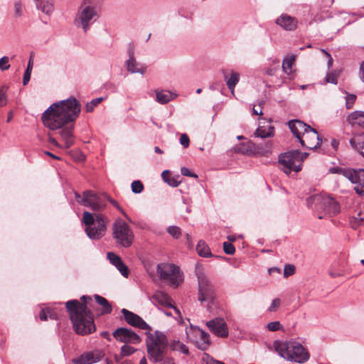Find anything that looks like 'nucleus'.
Segmentation results:
<instances>
[{
  "label": "nucleus",
  "instance_id": "nucleus-49",
  "mask_svg": "<svg viewBox=\"0 0 364 364\" xmlns=\"http://www.w3.org/2000/svg\"><path fill=\"white\" fill-rule=\"evenodd\" d=\"M280 304H281V301L279 298H276L274 299L270 306L269 307L268 309V311H270V312H274V311H276L279 307L280 306Z\"/></svg>",
  "mask_w": 364,
  "mask_h": 364
},
{
  "label": "nucleus",
  "instance_id": "nucleus-36",
  "mask_svg": "<svg viewBox=\"0 0 364 364\" xmlns=\"http://www.w3.org/2000/svg\"><path fill=\"white\" fill-rule=\"evenodd\" d=\"M330 172L332 173H338L343 175L346 178L348 176H352V168H343L340 167H333L330 168Z\"/></svg>",
  "mask_w": 364,
  "mask_h": 364
},
{
  "label": "nucleus",
  "instance_id": "nucleus-54",
  "mask_svg": "<svg viewBox=\"0 0 364 364\" xmlns=\"http://www.w3.org/2000/svg\"><path fill=\"white\" fill-rule=\"evenodd\" d=\"M109 200L110 201V203L114 206L116 207L122 214L124 217H126L127 218H128V216L127 215V213L124 211V210L120 207V205L118 204V203L113 200V199H109Z\"/></svg>",
  "mask_w": 364,
  "mask_h": 364
},
{
  "label": "nucleus",
  "instance_id": "nucleus-21",
  "mask_svg": "<svg viewBox=\"0 0 364 364\" xmlns=\"http://www.w3.org/2000/svg\"><path fill=\"white\" fill-rule=\"evenodd\" d=\"M107 257L110 262V263L118 269V271L123 277H128V267L123 262L122 259L119 255L114 252H107Z\"/></svg>",
  "mask_w": 364,
  "mask_h": 364
},
{
  "label": "nucleus",
  "instance_id": "nucleus-13",
  "mask_svg": "<svg viewBox=\"0 0 364 364\" xmlns=\"http://www.w3.org/2000/svg\"><path fill=\"white\" fill-rule=\"evenodd\" d=\"M279 163L282 168L287 175L292 171L299 172L301 169L300 152L294 150L282 154L279 156Z\"/></svg>",
  "mask_w": 364,
  "mask_h": 364
},
{
  "label": "nucleus",
  "instance_id": "nucleus-9",
  "mask_svg": "<svg viewBox=\"0 0 364 364\" xmlns=\"http://www.w3.org/2000/svg\"><path fill=\"white\" fill-rule=\"evenodd\" d=\"M307 204L311 208L314 205L317 210H323L329 216H333L340 212L338 203L326 195H314L307 199Z\"/></svg>",
  "mask_w": 364,
  "mask_h": 364
},
{
  "label": "nucleus",
  "instance_id": "nucleus-55",
  "mask_svg": "<svg viewBox=\"0 0 364 364\" xmlns=\"http://www.w3.org/2000/svg\"><path fill=\"white\" fill-rule=\"evenodd\" d=\"M15 14L17 16H21L22 15V6L21 4L18 2L15 4Z\"/></svg>",
  "mask_w": 364,
  "mask_h": 364
},
{
  "label": "nucleus",
  "instance_id": "nucleus-31",
  "mask_svg": "<svg viewBox=\"0 0 364 364\" xmlns=\"http://www.w3.org/2000/svg\"><path fill=\"white\" fill-rule=\"evenodd\" d=\"M161 176L164 181L172 187H177L181 183L179 176H171L170 172L167 170L164 171Z\"/></svg>",
  "mask_w": 364,
  "mask_h": 364
},
{
  "label": "nucleus",
  "instance_id": "nucleus-44",
  "mask_svg": "<svg viewBox=\"0 0 364 364\" xmlns=\"http://www.w3.org/2000/svg\"><path fill=\"white\" fill-rule=\"evenodd\" d=\"M356 95L354 94H348L346 97V106L347 109H351L355 102Z\"/></svg>",
  "mask_w": 364,
  "mask_h": 364
},
{
  "label": "nucleus",
  "instance_id": "nucleus-26",
  "mask_svg": "<svg viewBox=\"0 0 364 364\" xmlns=\"http://www.w3.org/2000/svg\"><path fill=\"white\" fill-rule=\"evenodd\" d=\"M262 122L259 121V127L254 134L255 136L257 137H260L262 139L273 136L274 128L270 124V122H268L267 127L264 125H262Z\"/></svg>",
  "mask_w": 364,
  "mask_h": 364
},
{
  "label": "nucleus",
  "instance_id": "nucleus-53",
  "mask_svg": "<svg viewBox=\"0 0 364 364\" xmlns=\"http://www.w3.org/2000/svg\"><path fill=\"white\" fill-rule=\"evenodd\" d=\"M48 141L52 144L53 145H54L56 147H58V148H63V146L60 145L58 141L55 139V138H54L50 134H48Z\"/></svg>",
  "mask_w": 364,
  "mask_h": 364
},
{
  "label": "nucleus",
  "instance_id": "nucleus-39",
  "mask_svg": "<svg viewBox=\"0 0 364 364\" xmlns=\"http://www.w3.org/2000/svg\"><path fill=\"white\" fill-rule=\"evenodd\" d=\"M102 97H98L91 100L90 102H87L85 107L86 112H92L94 108L102 101Z\"/></svg>",
  "mask_w": 364,
  "mask_h": 364
},
{
  "label": "nucleus",
  "instance_id": "nucleus-17",
  "mask_svg": "<svg viewBox=\"0 0 364 364\" xmlns=\"http://www.w3.org/2000/svg\"><path fill=\"white\" fill-rule=\"evenodd\" d=\"M122 313L126 321L131 326L137 327L143 330H149L151 329V326L147 324L139 316L136 314H134L132 311L126 309H122Z\"/></svg>",
  "mask_w": 364,
  "mask_h": 364
},
{
  "label": "nucleus",
  "instance_id": "nucleus-48",
  "mask_svg": "<svg viewBox=\"0 0 364 364\" xmlns=\"http://www.w3.org/2000/svg\"><path fill=\"white\" fill-rule=\"evenodd\" d=\"M295 267L292 264H286L284 268V277H287L294 273Z\"/></svg>",
  "mask_w": 364,
  "mask_h": 364
},
{
  "label": "nucleus",
  "instance_id": "nucleus-23",
  "mask_svg": "<svg viewBox=\"0 0 364 364\" xmlns=\"http://www.w3.org/2000/svg\"><path fill=\"white\" fill-rule=\"evenodd\" d=\"M129 58L126 62L128 71L132 73L144 74L146 70V68L136 62L134 56V50L132 48L129 49Z\"/></svg>",
  "mask_w": 364,
  "mask_h": 364
},
{
  "label": "nucleus",
  "instance_id": "nucleus-61",
  "mask_svg": "<svg viewBox=\"0 0 364 364\" xmlns=\"http://www.w3.org/2000/svg\"><path fill=\"white\" fill-rule=\"evenodd\" d=\"M329 275L332 278H336V277L343 276V274L339 273V272H329Z\"/></svg>",
  "mask_w": 364,
  "mask_h": 364
},
{
  "label": "nucleus",
  "instance_id": "nucleus-42",
  "mask_svg": "<svg viewBox=\"0 0 364 364\" xmlns=\"http://www.w3.org/2000/svg\"><path fill=\"white\" fill-rule=\"evenodd\" d=\"M267 328L269 331H277L279 330H283V326L279 321H272L267 323Z\"/></svg>",
  "mask_w": 364,
  "mask_h": 364
},
{
  "label": "nucleus",
  "instance_id": "nucleus-18",
  "mask_svg": "<svg viewBox=\"0 0 364 364\" xmlns=\"http://www.w3.org/2000/svg\"><path fill=\"white\" fill-rule=\"evenodd\" d=\"M151 302L154 305H159L165 307L172 308L176 314L181 317V312L176 306L171 304V300L169 296L161 291H157L151 298Z\"/></svg>",
  "mask_w": 364,
  "mask_h": 364
},
{
  "label": "nucleus",
  "instance_id": "nucleus-51",
  "mask_svg": "<svg viewBox=\"0 0 364 364\" xmlns=\"http://www.w3.org/2000/svg\"><path fill=\"white\" fill-rule=\"evenodd\" d=\"M51 311V309L45 308L43 309L39 314V318L41 321H46L48 319V314H50Z\"/></svg>",
  "mask_w": 364,
  "mask_h": 364
},
{
  "label": "nucleus",
  "instance_id": "nucleus-43",
  "mask_svg": "<svg viewBox=\"0 0 364 364\" xmlns=\"http://www.w3.org/2000/svg\"><path fill=\"white\" fill-rule=\"evenodd\" d=\"M144 189V186L140 181H134L132 183V191L134 193H140Z\"/></svg>",
  "mask_w": 364,
  "mask_h": 364
},
{
  "label": "nucleus",
  "instance_id": "nucleus-52",
  "mask_svg": "<svg viewBox=\"0 0 364 364\" xmlns=\"http://www.w3.org/2000/svg\"><path fill=\"white\" fill-rule=\"evenodd\" d=\"M181 173L182 175L186 176H190L193 178H198V176L193 173H192L188 168L182 167L181 168Z\"/></svg>",
  "mask_w": 364,
  "mask_h": 364
},
{
  "label": "nucleus",
  "instance_id": "nucleus-57",
  "mask_svg": "<svg viewBox=\"0 0 364 364\" xmlns=\"http://www.w3.org/2000/svg\"><path fill=\"white\" fill-rule=\"evenodd\" d=\"M252 112L255 115H261V114H262V109L260 107V105H259L258 108L256 107L255 106H254V107L252 109Z\"/></svg>",
  "mask_w": 364,
  "mask_h": 364
},
{
  "label": "nucleus",
  "instance_id": "nucleus-34",
  "mask_svg": "<svg viewBox=\"0 0 364 364\" xmlns=\"http://www.w3.org/2000/svg\"><path fill=\"white\" fill-rule=\"evenodd\" d=\"M95 299L103 307L102 314H110L112 312V306L105 298L96 294Z\"/></svg>",
  "mask_w": 364,
  "mask_h": 364
},
{
  "label": "nucleus",
  "instance_id": "nucleus-59",
  "mask_svg": "<svg viewBox=\"0 0 364 364\" xmlns=\"http://www.w3.org/2000/svg\"><path fill=\"white\" fill-rule=\"evenodd\" d=\"M32 70H33V60L31 58H30V60L28 63L26 71H28L29 73H31Z\"/></svg>",
  "mask_w": 364,
  "mask_h": 364
},
{
  "label": "nucleus",
  "instance_id": "nucleus-19",
  "mask_svg": "<svg viewBox=\"0 0 364 364\" xmlns=\"http://www.w3.org/2000/svg\"><path fill=\"white\" fill-rule=\"evenodd\" d=\"M355 185L354 190L359 195H364V169H352V176L347 178Z\"/></svg>",
  "mask_w": 364,
  "mask_h": 364
},
{
  "label": "nucleus",
  "instance_id": "nucleus-29",
  "mask_svg": "<svg viewBox=\"0 0 364 364\" xmlns=\"http://www.w3.org/2000/svg\"><path fill=\"white\" fill-rule=\"evenodd\" d=\"M199 340L196 341L197 347L200 350H206L210 346L209 335L202 329H198Z\"/></svg>",
  "mask_w": 364,
  "mask_h": 364
},
{
  "label": "nucleus",
  "instance_id": "nucleus-22",
  "mask_svg": "<svg viewBox=\"0 0 364 364\" xmlns=\"http://www.w3.org/2000/svg\"><path fill=\"white\" fill-rule=\"evenodd\" d=\"M276 23L287 31H294L296 28L298 21L294 17L287 14H282L276 20Z\"/></svg>",
  "mask_w": 364,
  "mask_h": 364
},
{
  "label": "nucleus",
  "instance_id": "nucleus-1",
  "mask_svg": "<svg viewBox=\"0 0 364 364\" xmlns=\"http://www.w3.org/2000/svg\"><path fill=\"white\" fill-rule=\"evenodd\" d=\"M80 104L74 97L51 105L42 115V121L50 130L60 136L64 142L63 149H69L75 141L73 123L80 112Z\"/></svg>",
  "mask_w": 364,
  "mask_h": 364
},
{
  "label": "nucleus",
  "instance_id": "nucleus-10",
  "mask_svg": "<svg viewBox=\"0 0 364 364\" xmlns=\"http://www.w3.org/2000/svg\"><path fill=\"white\" fill-rule=\"evenodd\" d=\"M157 273L161 279L168 282L174 288L178 287L183 280V273L179 267L173 264H159L157 266Z\"/></svg>",
  "mask_w": 364,
  "mask_h": 364
},
{
  "label": "nucleus",
  "instance_id": "nucleus-63",
  "mask_svg": "<svg viewBox=\"0 0 364 364\" xmlns=\"http://www.w3.org/2000/svg\"><path fill=\"white\" fill-rule=\"evenodd\" d=\"M160 364H175L172 358H167L163 360Z\"/></svg>",
  "mask_w": 364,
  "mask_h": 364
},
{
  "label": "nucleus",
  "instance_id": "nucleus-14",
  "mask_svg": "<svg viewBox=\"0 0 364 364\" xmlns=\"http://www.w3.org/2000/svg\"><path fill=\"white\" fill-rule=\"evenodd\" d=\"M97 16L95 8L85 0L79 9L75 23L77 26H82L84 31L87 32L90 24L95 21Z\"/></svg>",
  "mask_w": 364,
  "mask_h": 364
},
{
  "label": "nucleus",
  "instance_id": "nucleus-64",
  "mask_svg": "<svg viewBox=\"0 0 364 364\" xmlns=\"http://www.w3.org/2000/svg\"><path fill=\"white\" fill-rule=\"evenodd\" d=\"M331 145L335 149H336L339 145V142L336 139H332Z\"/></svg>",
  "mask_w": 364,
  "mask_h": 364
},
{
  "label": "nucleus",
  "instance_id": "nucleus-24",
  "mask_svg": "<svg viewBox=\"0 0 364 364\" xmlns=\"http://www.w3.org/2000/svg\"><path fill=\"white\" fill-rule=\"evenodd\" d=\"M348 123L353 127L364 129V111H354L350 112L346 118Z\"/></svg>",
  "mask_w": 364,
  "mask_h": 364
},
{
  "label": "nucleus",
  "instance_id": "nucleus-8",
  "mask_svg": "<svg viewBox=\"0 0 364 364\" xmlns=\"http://www.w3.org/2000/svg\"><path fill=\"white\" fill-rule=\"evenodd\" d=\"M195 273L198 283V301L201 303H212L214 299V289L203 267L200 264H196Z\"/></svg>",
  "mask_w": 364,
  "mask_h": 364
},
{
  "label": "nucleus",
  "instance_id": "nucleus-37",
  "mask_svg": "<svg viewBox=\"0 0 364 364\" xmlns=\"http://www.w3.org/2000/svg\"><path fill=\"white\" fill-rule=\"evenodd\" d=\"M167 232L175 239H178L181 236V230L179 227L172 225L167 228Z\"/></svg>",
  "mask_w": 364,
  "mask_h": 364
},
{
  "label": "nucleus",
  "instance_id": "nucleus-33",
  "mask_svg": "<svg viewBox=\"0 0 364 364\" xmlns=\"http://www.w3.org/2000/svg\"><path fill=\"white\" fill-rule=\"evenodd\" d=\"M170 348L172 350L178 351L185 355H188V348L179 341H173L169 344Z\"/></svg>",
  "mask_w": 364,
  "mask_h": 364
},
{
  "label": "nucleus",
  "instance_id": "nucleus-3",
  "mask_svg": "<svg viewBox=\"0 0 364 364\" xmlns=\"http://www.w3.org/2000/svg\"><path fill=\"white\" fill-rule=\"evenodd\" d=\"M147 354L150 360L154 363L161 362L166 356L168 341L166 336L159 331L146 332Z\"/></svg>",
  "mask_w": 364,
  "mask_h": 364
},
{
  "label": "nucleus",
  "instance_id": "nucleus-30",
  "mask_svg": "<svg viewBox=\"0 0 364 364\" xmlns=\"http://www.w3.org/2000/svg\"><path fill=\"white\" fill-rule=\"evenodd\" d=\"M225 80L228 87L230 90L232 94H234L235 87L240 80L239 73L235 71H231L230 76L229 77L227 75H225Z\"/></svg>",
  "mask_w": 364,
  "mask_h": 364
},
{
  "label": "nucleus",
  "instance_id": "nucleus-27",
  "mask_svg": "<svg viewBox=\"0 0 364 364\" xmlns=\"http://www.w3.org/2000/svg\"><path fill=\"white\" fill-rule=\"evenodd\" d=\"M37 9L43 13L50 15L54 11V4L53 0H34Z\"/></svg>",
  "mask_w": 364,
  "mask_h": 364
},
{
  "label": "nucleus",
  "instance_id": "nucleus-45",
  "mask_svg": "<svg viewBox=\"0 0 364 364\" xmlns=\"http://www.w3.org/2000/svg\"><path fill=\"white\" fill-rule=\"evenodd\" d=\"M338 73L336 72L328 73L326 76V82L328 83H332L336 85L338 81Z\"/></svg>",
  "mask_w": 364,
  "mask_h": 364
},
{
  "label": "nucleus",
  "instance_id": "nucleus-25",
  "mask_svg": "<svg viewBox=\"0 0 364 364\" xmlns=\"http://www.w3.org/2000/svg\"><path fill=\"white\" fill-rule=\"evenodd\" d=\"M154 92L156 94V101L161 105L167 104L176 97V94L168 90H155Z\"/></svg>",
  "mask_w": 364,
  "mask_h": 364
},
{
  "label": "nucleus",
  "instance_id": "nucleus-20",
  "mask_svg": "<svg viewBox=\"0 0 364 364\" xmlns=\"http://www.w3.org/2000/svg\"><path fill=\"white\" fill-rule=\"evenodd\" d=\"M103 355L100 351L87 352L73 360L75 364H93L99 362Z\"/></svg>",
  "mask_w": 364,
  "mask_h": 364
},
{
  "label": "nucleus",
  "instance_id": "nucleus-6",
  "mask_svg": "<svg viewBox=\"0 0 364 364\" xmlns=\"http://www.w3.org/2000/svg\"><path fill=\"white\" fill-rule=\"evenodd\" d=\"M82 222L86 226L85 231L89 238L100 240L105 235L107 218L102 214H92L88 211H84Z\"/></svg>",
  "mask_w": 364,
  "mask_h": 364
},
{
  "label": "nucleus",
  "instance_id": "nucleus-40",
  "mask_svg": "<svg viewBox=\"0 0 364 364\" xmlns=\"http://www.w3.org/2000/svg\"><path fill=\"white\" fill-rule=\"evenodd\" d=\"M8 87L2 86L0 87V107H4L7 103L6 91Z\"/></svg>",
  "mask_w": 364,
  "mask_h": 364
},
{
  "label": "nucleus",
  "instance_id": "nucleus-28",
  "mask_svg": "<svg viewBox=\"0 0 364 364\" xmlns=\"http://www.w3.org/2000/svg\"><path fill=\"white\" fill-rule=\"evenodd\" d=\"M351 146L364 157V135H358L350 139Z\"/></svg>",
  "mask_w": 364,
  "mask_h": 364
},
{
  "label": "nucleus",
  "instance_id": "nucleus-12",
  "mask_svg": "<svg viewBox=\"0 0 364 364\" xmlns=\"http://www.w3.org/2000/svg\"><path fill=\"white\" fill-rule=\"evenodd\" d=\"M75 197L78 203L89 207L95 211H100L106 206V196H98L91 191H84L82 196L75 192Z\"/></svg>",
  "mask_w": 364,
  "mask_h": 364
},
{
  "label": "nucleus",
  "instance_id": "nucleus-47",
  "mask_svg": "<svg viewBox=\"0 0 364 364\" xmlns=\"http://www.w3.org/2000/svg\"><path fill=\"white\" fill-rule=\"evenodd\" d=\"M9 58L8 56H4L0 59V70H7L10 68V65L9 63Z\"/></svg>",
  "mask_w": 364,
  "mask_h": 364
},
{
  "label": "nucleus",
  "instance_id": "nucleus-35",
  "mask_svg": "<svg viewBox=\"0 0 364 364\" xmlns=\"http://www.w3.org/2000/svg\"><path fill=\"white\" fill-rule=\"evenodd\" d=\"M294 61V55H291L284 59L282 63V70L285 73L289 75L291 73V68Z\"/></svg>",
  "mask_w": 364,
  "mask_h": 364
},
{
  "label": "nucleus",
  "instance_id": "nucleus-11",
  "mask_svg": "<svg viewBox=\"0 0 364 364\" xmlns=\"http://www.w3.org/2000/svg\"><path fill=\"white\" fill-rule=\"evenodd\" d=\"M75 197L78 203L89 207L95 211H100L106 206V196H98L91 191H84L82 196L75 192Z\"/></svg>",
  "mask_w": 364,
  "mask_h": 364
},
{
  "label": "nucleus",
  "instance_id": "nucleus-5",
  "mask_svg": "<svg viewBox=\"0 0 364 364\" xmlns=\"http://www.w3.org/2000/svg\"><path fill=\"white\" fill-rule=\"evenodd\" d=\"M288 124L301 146L309 149H316L319 146V136L314 128L297 119L289 121Z\"/></svg>",
  "mask_w": 364,
  "mask_h": 364
},
{
  "label": "nucleus",
  "instance_id": "nucleus-7",
  "mask_svg": "<svg viewBox=\"0 0 364 364\" xmlns=\"http://www.w3.org/2000/svg\"><path fill=\"white\" fill-rule=\"evenodd\" d=\"M112 235L116 243L123 247H129L134 235L129 225L121 218H117L112 225Z\"/></svg>",
  "mask_w": 364,
  "mask_h": 364
},
{
  "label": "nucleus",
  "instance_id": "nucleus-38",
  "mask_svg": "<svg viewBox=\"0 0 364 364\" xmlns=\"http://www.w3.org/2000/svg\"><path fill=\"white\" fill-rule=\"evenodd\" d=\"M136 350V348L134 347L129 346L127 344L124 345L121 348V355L124 356H129L132 354H133Z\"/></svg>",
  "mask_w": 364,
  "mask_h": 364
},
{
  "label": "nucleus",
  "instance_id": "nucleus-32",
  "mask_svg": "<svg viewBox=\"0 0 364 364\" xmlns=\"http://www.w3.org/2000/svg\"><path fill=\"white\" fill-rule=\"evenodd\" d=\"M196 251L200 257H210L213 255L208 245L203 240H200L196 246Z\"/></svg>",
  "mask_w": 364,
  "mask_h": 364
},
{
  "label": "nucleus",
  "instance_id": "nucleus-41",
  "mask_svg": "<svg viewBox=\"0 0 364 364\" xmlns=\"http://www.w3.org/2000/svg\"><path fill=\"white\" fill-rule=\"evenodd\" d=\"M201 359L205 364H225L222 361L215 360L207 353H203Z\"/></svg>",
  "mask_w": 364,
  "mask_h": 364
},
{
  "label": "nucleus",
  "instance_id": "nucleus-4",
  "mask_svg": "<svg viewBox=\"0 0 364 364\" xmlns=\"http://www.w3.org/2000/svg\"><path fill=\"white\" fill-rule=\"evenodd\" d=\"M273 346L278 354L287 360L301 363L309 358L305 348L295 341H275Z\"/></svg>",
  "mask_w": 364,
  "mask_h": 364
},
{
  "label": "nucleus",
  "instance_id": "nucleus-60",
  "mask_svg": "<svg viewBox=\"0 0 364 364\" xmlns=\"http://www.w3.org/2000/svg\"><path fill=\"white\" fill-rule=\"evenodd\" d=\"M44 154H45L46 155H47V156H50V157H51V158H53V159H57V160H60V159H61V158H60V157H59V156H58L54 155L53 154H52L51 152H50V151H44Z\"/></svg>",
  "mask_w": 364,
  "mask_h": 364
},
{
  "label": "nucleus",
  "instance_id": "nucleus-16",
  "mask_svg": "<svg viewBox=\"0 0 364 364\" xmlns=\"http://www.w3.org/2000/svg\"><path fill=\"white\" fill-rule=\"evenodd\" d=\"M206 326L213 334L225 338L228 336V331L226 323L223 318H215L206 323Z\"/></svg>",
  "mask_w": 364,
  "mask_h": 364
},
{
  "label": "nucleus",
  "instance_id": "nucleus-15",
  "mask_svg": "<svg viewBox=\"0 0 364 364\" xmlns=\"http://www.w3.org/2000/svg\"><path fill=\"white\" fill-rule=\"evenodd\" d=\"M113 336L117 341L126 344H137L141 341L135 332L126 328H118L113 332Z\"/></svg>",
  "mask_w": 364,
  "mask_h": 364
},
{
  "label": "nucleus",
  "instance_id": "nucleus-2",
  "mask_svg": "<svg viewBox=\"0 0 364 364\" xmlns=\"http://www.w3.org/2000/svg\"><path fill=\"white\" fill-rule=\"evenodd\" d=\"M80 299L82 304L77 300L68 301L66 302V308L75 332L86 335L95 331L92 314L86 306L87 301L91 300V297L82 296Z\"/></svg>",
  "mask_w": 364,
  "mask_h": 364
},
{
  "label": "nucleus",
  "instance_id": "nucleus-56",
  "mask_svg": "<svg viewBox=\"0 0 364 364\" xmlns=\"http://www.w3.org/2000/svg\"><path fill=\"white\" fill-rule=\"evenodd\" d=\"M31 73H29L28 71H25L24 75H23V85H26L28 83L30 78H31Z\"/></svg>",
  "mask_w": 364,
  "mask_h": 364
},
{
  "label": "nucleus",
  "instance_id": "nucleus-58",
  "mask_svg": "<svg viewBox=\"0 0 364 364\" xmlns=\"http://www.w3.org/2000/svg\"><path fill=\"white\" fill-rule=\"evenodd\" d=\"M360 77L364 82V61L360 64Z\"/></svg>",
  "mask_w": 364,
  "mask_h": 364
},
{
  "label": "nucleus",
  "instance_id": "nucleus-46",
  "mask_svg": "<svg viewBox=\"0 0 364 364\" xmlns=\"http://www.w3.org/2000/svg\"><path fill=\"white\" fill-rule=\"evenodd\" d=\"M223 250L227 255H232L235 252L234 245L228 242H223Z\"/></svg>",
  "mask_w": 364,
  "mask_h": 364
},
{
  "label": "nucleus",
  "instance_id": "nucleus-62",
  "mask_svg": "<svg viewBox=\"0 0 364 364\" xmlns=\"http://www.w3.org/2000/svg\"><path fill=\"white\" fill-rule=\"evenodd\" d=\"M48 318L51 319H57V314L53 311V309H51L50 313L48 314Z\"/></svg>",
  "mask_w": 364,
  "mask_h": 364
},
{
  "label": "nucleus",
  "instance_id": "nucleus-50",
  "mask_svg": "<svg viewBox=\"0 0 364 364\" xmlns=\"http://www.w3.org/2000/svg\"><path fill=\"white\" fill-rule=\"evenodd\" d=\"M180 143L184 148L189 146L190 140L186 134H182L180 137Z\"/></svg>",
  "mask_w": 364,
  "mask_h": 364
}]
</instances>
